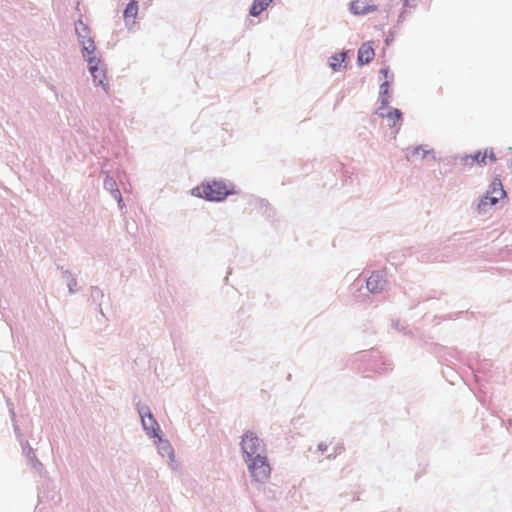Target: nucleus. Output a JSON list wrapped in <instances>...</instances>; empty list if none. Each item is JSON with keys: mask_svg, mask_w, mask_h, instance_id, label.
Returning <instances> with one entry per match:
<instances>
[{"mask_svg": "<svg viewBox=\"0 0 512 512\" xmlns=\"http://www.w3.org/2000/svg\"><path fill=\"white\" fill-rule=\"evenodd\" d=\"M406 17V10L403 9L400 14L398 15V19H397V22L400 23L402 22Z\"/></svg>", "mask_w": 512, "mask_h": 512, "instance_id": "obj_23", "label": "nucleus"}, {"mask_svg": "<svg viewBox=\"0 0 512 512\" xmlns=\"http://www.w3.org/2000/svg\"><path fill=\"white\" fill-rule=\"evenodd\" d=\"M390 81L384 80L379 87L378 96H389L390 93Z\"/></svg>", "mask_w": 512, "mask_h": 512, "instance_id": "obj_16", "label": "nucleus"}, {"mask_svg": "<svg viewBox=\"0 0 512 512\" xmlns=\"http://www.w3.org/2000/svg\"><path fill=\"white\" fill-rule=\"evenodd\" d=\"M251 462L248 465L251 476L257 482H265L269 479L271 474V468L265 456L257 454V456L250 459Z\"/></svg>", "mask_w": 512, "mask_h": 512, "instance_id": "obj_2", "label": "nucleus"}, {"mask_svg": "<svg viewBox=\"0 0 512 512\" xmlns=\"http://www.w3.org/2000/svg\"><path fill=\"white\" fill-rule=\"evenodd\" d=\"M141 421L144 429L152 437H159V426L148 409L140 411Z\"/></svg>", "mask_w": 512, "mask_h": 512, "instance_id": "obj_7", "label": "nucleus"}, {"mask_svg": "<svg viewBox=\"0 0 512 512\" xmlns=\"http://www.w3.org/2000/svg\"><path fill=\"white\" fill-rule=\"evenodd\" d=\"M394 32L392 30L389 31V34L385 38V45L389 46L391 42L394 40Z\"/></svg>", "mask_w": 512, "mask_h": 512, "instance_id": "obj_18", "label": "nucleus"}, {"mask_svg": "<svg viewBox=\"0 0 512 512\" xmlns=\"http://www.w3.org/2000/svg\"><path fill=\"white\" fill-rule=\"evenodd\" d=\"M331 445V443L327 444V443H320L318 445V449L322 452H325V451H328V446Z\"/></svg>", "mask_w": 512, "mask_h": 512, "instance_id": "obj_22", "label": "nucleus"}, {"mask_svg": "<svg viewBox=\"0 0 512 512\" xmlns=\"http://www.w3.org/2000/svg\"><path fill=\"white\" fill-rule=\"evenodd\" d=\"M385 283L384 276L379 272H375L368 278L366 285L369 291L376 293L384 288Z\"/></svg>", "mask_w": 512, "mask_h": 512, "instance_id": "obj_11", "label": "nucleus"}, {"mask_svg": "<svg viewBox=\"0 0 512 512\" xmlns=\"http://www.w3.org/2000/svg\"><path fill=\"white\" fill-rule=\"evenodd\" d=\"M138 13V2L136 0H130L123 11V18L126 26L129 25L130 20L134 23Z\"/></svg>", "mask_w": 512, "mask_h": 512, "instance_id": "obj_12", "label": "nucleus"}, {"mask_svg": "<svg viewBox=\"0 0 512 512\" xmlns=\"http://www.w3.org/2000/svg\"><path fill=\"white\" fill-rule=\"evenodd\" d=\"M75 33L78 38H85L86 35L90 34V28L87 24H85L82 19H78L75 22Z\"/></svg>", "mask_w": 512, "mask_h": 512, "instance_id": "obj_14", "label": "nucleus"}, {"mask_svg": "<svg viewBox=\"0 0 512 512\" xmlns=\"http://www.w3.org/2000/svg\"><path fill=\"white\" fill-rule=\"evenodd\" d=\"M165 449H166V451H167V453H168V455H169V458L171 459V462H172V463H174V462H175V461H174V457H175V456H174V452H173L172 448H171L169 445H167V446L165 447Z\"/></svg>", "mask_w": 512, "mask_h": 512, "instance_id": "obj_21", "label": "nucleus"}, {"mask_svg": "<svg viewBox=\"0 0 512 512\" xmlns=\"http://www.w3.org/2000/svg\"><path fill=\"white\" fill-rule=\"evenodd\" d=\"M87 62L88 70L93 78L96 86H101L108 93V83L106 81V73L99 67L101 59L99 57H89Z\"/></svg>", "mask_w": 512, "mask_h": 512, "instance_id": "obj_4", "label": "nucleus"}, {"mask_svg": "<svg viewBox=\"0 0 512 512\" xmlns=\"http://www.w3.org/2000/svg\"><path fill=\"white\" fill-rule=\"evenodd\" d=\"M241 448L244 454L251 459L257 454H261L264 450L262 441L253 432H247L243 435L241 441Z\"/></svg>", "mask_w": 512, "mask_h": 512, "instance_id": "obj_3", "label": "nucleus"}, {"mask_svg": "<svg viewBox=\"0 0 512 512\" xmlns=\"http://www.w3.org/2000/svg\"><path fill=\"white\" fill-rule=\"evenodd\" d=\"M375 5H369L365 1L354 0L350 3L349 10L354 15H367L376 11Z\"/></svg>", "mask_w": 512, "mask_h": 512, "instance_id": "obj_10", "label": "nucleus"}, {"mask_svg": "<svg viewBox=\"0 0 512 512\" xmlns=\"http://www.w3.org/2000/svg\"><path fill=\"white\" fill-rule=\"evenodd\" d=\"M389 72H390V70H389L388 66L383 67V68L380 69V74L385 78V80H388Z\"/></svg>", "mask_w": 512, "mask_h": 512, "instance_id": "obj_20", "label": "nucleus"}, {"mask_svg": "<svg viewBox=\"0 0 512 512\" xmlns=\"http://www.w3.org/2000/svg\"><path fill=\"white\" fill-rule=\"evenodd\" d=\"M192 194L208 201H222L230 194V191L225 183L212 181L196 186L192 189Z\"/></svg>", "mask_w": 512, "mask_h": 512, "instance_id": "obj_1", "label": "nucleus"}, {"mask_svg": "<svg viewBox=\"0 0 512 512\" xmlns=\"http://www.w3.org/2000/svg\"><path fill=\"white\" fill-rule=\"evenodd\" d=\"M475 160L479 163H483V164H486L487 161L486 159L489 158V161L490 162H493L495 161V156H494V153L493 152H490L489 154H487V152H484V153H478L475 155Z\"/></svg>", "mask_w": 512, "mask_h": 512, "instance_id": "obj_15", "label": "nucleus"}, {"mask_svg": "<svg viewBox=\"0 0 512 512\" xmlns=\"http://www.w3.org/2000/svg\"><path fill=\"white\" fill-rule=\"evenodd\" d=\"M505 191L499 180L492 182L490 190L486 193L484 198L481 200L479 207H485L488 205H495L500 199L505 196Z\"/></svg>", "mask_w": 512, "mask_h": 512, "instance_id": "obj_5", "label": "nucleus"}, {"mask_svg": "<svg viewBox=\"0 0 512 512\" xmlns=\"http://www.w3.org/2000/svg\"><path fill=\"white\" fill-rule=\"evenodd\" d=\"M272 2L273 0H253L249 8V15L252 17H258Z\"/></svg>", "mask_w": 512, "mask_h": 512, "instance_id": "obj_13", "label": "nucleus"}, {"mask_svg": "<svg viewBox=\"0 0 512 512\" xmlns=\"http://www.w3.org/2000/svg\"><path fill=\"white\" fill-rule=\"evenodd\" d=\"M403 7H416V0H404Z\"/></svg>", "mask_w": 512, "mask_h": 512, "instance_id": "obj_19", "label": "nucleus"}, {"mask_svg": "<svg viewBox=\"0 0 512 512\" xmlns=\"http://www.w3.org/2000/svg\"><path fill=\"white\" fill-rule=\"evenodd\" d=\"M349 50H343L340 53H334L332 54L328 59V66L334 71V72H340L347 67V57Z\"/></svg>", "mask_w": 512, "mask_h": 512, "instance_id": "obj_8", "label": "nucleus"}, {"mask_svg": "<svg viewBox=\"0 0 512 512\" xmlns=\"http://www.w3.org/2000/svg\"><path fill=\"white\" fill-rule=\"evenodd\" d=\"M79 44L81 46V53L85 61H88L89 57H97L94 52L96 50V45L93 37L86 35V37L78 38Z\"/></svg>", "mask_w": 512, "mask_h": 512, "instance_id": "obj_9", "label": "nucleus"}, {"mask_svg": "<svg viewBox=\"0 0 512 512\" xmlns=\"http://www.w3.org/2000/svg\"><path fill=\"white\" fill-rule=\"evenodd\" d=\"M418 153H419V148H416V149L414 150V154H418Z\"/></svg>", "mask_w": 512, "mask_h": 512, "instance_id": "obj_24", "label": "nucleus"}, {"mask_svg": "<svg viewBox=\"0 0 512 512\" xmlns=\"http://www.w3.org/2000/svg\"><path fill=\"white\" fill-rule=\"evenodd\" d=\"M401 115L400 110L394 109L387 114V117L392 121V125H395L401 119Z\"/></svg>", "mask_w": 512, "mask_h": 512, "instance_id": "obj_17", "label": "nucleus"}, {"mask_svg": "<svg viewBox=\"0 0 512 512\" xmlns=\"http://www.w3.org/2000/svg\"><path fill=\"white\" fill-rule=\"evenodd\" d=\"M375 57L373 41L362 43L357 52V65L364 66L369 64Z\"/></svg>", "mask_w": 512, "mask_h": 512, "instance_id": "obj_6", "label": "nucleus"}]
</instances>
